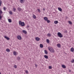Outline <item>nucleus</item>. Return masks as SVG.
<instances>
[{"mask_svg": "<svg viewBox=\"0 0 74 74\" xmlns=\"http://www.w3.org/2000/svg\"><path fill=\"white\" fill-rule=\"evenodd\" d=\"M3 10H4V11H5V10H6V9L5 8V7H3Z\"/></svg>", "mask_w": 74, "mask_h": 74, "instance_id": "obj_36", "label": "nucleus"}, {"mask_svg": "<svg viewBox=\"0 0 74 74\" xmlns=\"http://www.w3.org/2000/svg\"><path fill=\"white\" fill-rule=\"evenodd\" d=\"M71 70H69V72H70H70H71Z\"/></svg>", "mask_w": 74, "mask_h": 74, "instance_id": "obj_39", "label": "nucleus"}, {"mask_svg": "<svg viewBox=\"0 0 74 74\" xmlns=\"http://www.w3.org/2000/svg\"><path fill=\"white\" fill-rule=\"evenodd\" d=\"M37 10H38V12H39V13H40V12H41V11H40V9H37Z\"/></svg>", "mask_w": 74, "mask_h": 74, "instance_id": "obj_27", "label": "nucleus"}, {"mask_svg": "<svg viewBox=\"0 0 74 74\" xmlns=\"http://www.w3.org/2000/svg\"><path fill=\"white\" fill-rule=\"evenodd\" d=\"M17 59L18 60H21V58H20L19 57H17Z\"/></svg>", "mask_w": 74, "mask_h": 74, "instance_id": "obj_24", "label": "nucleus"}, {"mask_svg": "<svg viewBox=\"0 0 74 74\" xmlns=\"http://www.w3.org/2000/svg\"><path fill=\"white\" fill-rule=\"evenodd\" d=\"M25 0H20V1L21 3H23V1H25Z\"/></svg>", "mask_w": 74, "mask_h": 74, "instance_id": "obj_8", "label": "nucleus"}, {"mask_svg": "<svg viewBox=\"0 0 74 74\" xmlns=\"http://www.w3.org/2000/svg\"><path fill=\"white\" fill-rule=\"evenodd\" d=\"M40 48H43V45L42 44H40Z\"/></svg>", "mask_w": 74, "mask_h": 74, "instance_id": "obj_21", "label": "nucleus"}, {"mask_svg": "<svg viewBox=\"0 0 74 74\" xmlns=\"http://www.w3.org/2000/svg\"><path fill=\"white\" fill-rule=\"evenodd\" d=\"M46 41L47 43H49V40L48 39H47L46 40Z\"/></svg>", "mask_w": 74, "mask_h": 74, "instance_id": "obj_23", "label": "nucleus"}, {"mask_svg": "<svg viewBox=\"0 0 74 74\" xmlns=\"http://www.w3.org/2000/svg\"><path fill=\"white\" fill-rule=\"evenodd\" d=\"M2 14H3V12L1 10H0V19H1L2 18V16L1 15Z\"/></svg>", "mask_w": 74, "mask_h": 74, "instance_id": "obj_4", "label": "nucleus"}, {"mask_svg": "<svg viewBox=\"0 0 74 74\" xmlns=\"http://www.w3.org/2000/svg\"><path fill=\"white\" fill-rule=\"evenodd\" d=\"M0 74H1V72H0Z\"/></svg>", "mask_w": 74, "mask_h": 74, "instance_id": "obj_44", "label": "nucleus"}, {"mask_svg": "<svg viewBox=\"0 0 74 74\" xmlns=\"http://www.w3.org/2000/svg\"><path fill=\"white\" fill-rule=\"evenodd\" d=\"M18 11L19 12V11H21L22 10V9H21V8L19 7H18Z\"/></svg>", "mask_w": 74, "mask_h": 74, "instance_id": "obj_11", "label": "nucleus"}, {"mask_svg": "<svg viewBox=\"0 0 74 74\" xmlns=\"http://www.w3.org/2000/svg\"><path fill=\"white\" fill-rule=\"evenodd\" d=\"M23 32L24 33H25V34H27V32H26V31L25 30H23Z\"/></svg>", "mask_w": 74, "mask_h": 74, "instance_id": "obj_17", "label": "nucleus"}, {"mask_svg": "<svg viewBox=\"0 0 74 74\" xmlns=\"http://www.w3.org/2000/svg\"><path fill=\"white\" fill-rule=\"evenodd\" d=\"M14 67L15 69H16V68H17V66H16V65H15L14 66Z\"/></svg>", "mask_w": 74, "mask_h": 74, "instance_id": "obj_26", "label": "nucleus"}, {"mask_svg": "<svg viewBox=\"0 0 74 74\" xmlns=\"http://www.w3.org/2000/svg\"><path fill=\"white\" fill-rule=\"evenodd\" d=\"M1 2H2V1H1V0H0V3H1Z\"/></svg>", "mask_w": 74, "mask_h": 74, "instance_id": "obj_40", "label": "nucleus"}, {"mask_svg": "<svg viewBox=\"0 0 74 74\" xmlns=\"http://www.w3.org/2000/svg\"><path fill=\"white\" fill-rule=\"evenodd\" d=\"M44 19L45 21H47V20H48V18L46 17H45L44 18Z\"/></svg>", "mask_w": 74, "mask_h": 74, "instance_id": "obj_10", "label": "nucleus"}, {"mask_svg": "<svg viewBox=\"0 0 74 74\" xmlns=\"http://www.w3.org/2000/svg\"><path fill=\"white\" fill-rule=\"evenodd\" d=\"M17 38L18 40H21L22 39V37L19 35L17 36Z\"/></svg>", "mask_w": 74, "mask_h": 74, "instance_id": "obj_5", "label": "nucleus"}, {"mask_svg": "<svg viewBox=\"0 0 74 74\" xmlns=\"http://www.w3.org/2000/svg\"><path fill=\"white\" fill-rule=\"evenodd\" d=\"M58 23V21H54V23H55V24H57Z\"/></svg>", "mask_w": 74, "mask_h": 74, "instance_id": "obj_20", "label": "nucleus"}, {"mask_svg": "<svg viewBox=\"0 0 74 74\" xmlns=\"http://www.w3.org/2000/svg\"><path fill=\"white\" fill-rule=\"evenodd\" d=\"M57 47H58L59 48H60V47H61L60 45L59 44H57Z\"/></svg>", "mask_w": 74, "mask_h": 74, "instance_id": "obj_19", "label": "nucleus"}, {"mask_svg": "<svg viewBox=\"0 0 74 74\" xmlns=\"http://www.w3.org/2000/svg\"><path fill=\"white\" fill-rule=\"evenodd\" d=\"M58 10H59V11H62V8H58Z\"/></svg>", "mask_w": 74, "mask_h": 74, "instance_id": "obj_14", "label": "nucleus"}, {"mask_svg": "<svg viewBox=\"0 0 74 74\" xmlns=\"http://www.w3.org/2000/svg\"><path fill=\"white\" fill-rule=\"evenodd\" d=\"M27 27L28 28V27H29V25H27Z\"/></svg>", "mask_w": 74, "mask_h": 74, "instance_id": "obj_41", "label": "nucleus"}, {"mask_svg": "<svg viewBox=\"0 0 74 74\" xmlns=\"http://www.w3.org/2000/svg\"><path fill=\"white\" fill-rule=\"evenodd\" d=\"M45 54H48V52L46 50H45Z\"/></svg>", "mask_w": 74, "mask_h": 74, "instance_id": "obj_22", "label": "nucleus"}, {"mask_svg": "<svg viewBox=\"0 0 74 74\" xmlns=\"http://www.w3.org/2000/svg\"><path fill=\"white\" fill-rule=\"evenodd\" d=\"M58 36L59 37H60V38H62V37H63V35H62V34H61V33L60 32H58Z\"/></svg>", "mask_w": 74, "mask_h": 74, "instance_id": "obj_3", "label": "nucleus"}, {"mask_svg": "<svg viewBox=\"0 0 74 74\" xmlns=\"http://www.w3.org/2000/svg\"><path fill=\"white\" fill-rule=\"evenodd\" d=\"M71 52H74V49L73 47H72L71 49Z\"/></svg>", "mask_w": 74, "mask_h": 74, "instance_id": "obj_9", "label": "nucleus"}, {"mask_svg": "<svg viewBox=\"0 0 74 74\" xmlns=\"http://www.w3.org/2000/svg\"><path fill=\"white\" fill-rule=\"evenodd\" d=\"M13 10L14 12H15V11H16V9L15 8H13Z\"/></svg>", "mask_w": 74, "mask_h": 74, "instance_id": "obj_30", "label": "nucleus"}, {"mask_svg": "<svg viewBox=\"0 0 74 74\" xmlns=\"http://www.w3.org/2000/svg\"><path fill=\"white\" fill-rule=\"evenodd\" d=\"M13 54L14 55H16V51H14Z\"/></svg>", "mask_w": 74, "mask_h": 74, "instance_id": "obj_25", "label": "nucleus"}, {"mask_svg": "<svg viewBox=\"0 0 74 74\" xmlns=\"http://www.w3.org/2000/svg\"><path fill=\"white\" fill-rule=\"evenodd\" d=\"M47 36H49V37L51 36V34H47Z\"/></svg>", "mask_w": 74, "mask_h": 74, "instance_id": "obj_34", "label": "nucleus"}, {"mask_svg": "<svg viewBox=\"0 0 74 74\" xmlns=\"http://www.w3.org/2000/svg\"><path fill=\"white\" fill-rule=\"evenodd\" d=\"M62 67L63 68V69H66V66L64 65H62Z\"/></svg>", "mask_w": 74, "mask_h": 74, "instance_id": "obj_12", "label": "nucleus"}, {"mask_svg": "<svg viewBox=\"0 0 74 74\" xmlns=\"http://www.w3.org/2000/svg\"><path fill=\"white\" fill-rule=\"evenodd\" d=\"M68 22L69 24H71H71H72V22H71L70 21H69Z\"/></svg>", "mask_w": 74, "mask_h": 74, "instance_id": "obj_29", "label": "nucleus"}, {"mask_svg": "<svg viewBox=\"0 0 74 74\" xmlns=\"http://www.w3.org/2000/svg\"><path fill=\"white\" fill-rule=\"evenodd\" d=\"M25 72L26 74H28L29 73V72L27 71H25Z\"/></svg>", "mask_w": 74, "mask_h": 74, "instance_id": "obj_32", "label": "nucleus"}, {"mask_svg": "<svg viewBox=\"0 0 74 74\" xmlns=\"http://www.w3.org/2000/svg\"><path fill=\"white\" fill-rule=\"evenodd\" d=\"M46 21H47V23H50V21L49 20H47Z\"/></svg>", "mask_w": 74, "mask_h": 74, "instance_id": "obj_31", "label": "nucleus"}, {"mask_svg": "<svg viewBox=\"0 0 74 74\" xmlns=\"http://www.w3.org/2000/svg\"><path fill=\"white\" fill-rule=\"evenodd\" d=\"M48 49L50 51V52H52V53H54L55 52V50H54V49L53 48H49V47H48Z\"/></svg>", "mask_w": 74, "mask_h": 74, "instance_id": "obj_2", "label": "nucleus"}, {"mask_svg": "<svg viewBox=\"0 0 74 74\" xmlns=\"http://www.w3.org/2000/svg\"><path fill=\"white\" fill-rule=\"evenodd\" d=\"M4 37L5 38H6V40H10V38L7 37L6 36H4Z\"/></svg>", "mask_w": 74, "mask_h": 74, "instance_id": "obj_6", "label": "nucleus"}, {"mask_svg": "<svg viewBox=\"0 0 74 74\" xmlns=\"http://www.w3.org/2000/svg\"><path fill=\"white\" fill-rule=\"evenodd\" d=\"M40 38L38 37H37L35 39L36 40V41H40Z\"/></svg>", "mask_w": 74, "mask_h": 74, "instance_id": "obj_7", "label": "nucleus"}, {"mask_svg": "<svg viewBox=\"0 0 74 74\" xmlns=\"http://www.w3.org/2000/svg\"><path fill=\"white\" fill-rule=\"evenodd\" d=\"M71 62H72V63H74V59L72 60Z\"/></svg>", "mask_w": 74, "mask_h": 74, "instance_id": "obj_35", "label": "nucleus"}, {"mask_svg": "<svg viewBox=\"0 0 74 74\" xmlns=\"http://www.w3.org/2000/svg\"><path fill=\"white\" fill-rule=\"evenodd\" d=\"M49 69H52V66H49Z\"/></svg>", "mask_w": 74, "mask_h": 74, "instance_id": "obj_33", "label": "nucleus"}, {"mask_svg": "<svg viewBox=\"0 0 74 74\" xmlns=\"http://www.w3.org/2000/svg\"><path fill=\"white\" fill-rule=\"evenodd\" d=\"M19 25H21V26L23 27V26H25V23L24 22H22L21 21H19Z\"/></svg>", "mask_w": 74, "mask_h": 74, "instance_id": "obj_1", "label": "nucleus"}, {"mask_svg": "<svg viewBox=\"0 0 74 74\" xmlns=\"http://www.w3.org/2000/svg\"><path fill=\"white\" fill-rule=\"evenodd\" d=\"M9 13H10V15H12V14H13L12 13V12L11 11H10L9 12Z\"/></svg>", "mask_w": 74, "mask_h": 74, "instance_id": "obj_28", "label": "nucleus"}, {"mask_svg": "<svg viewBox=\"0 0 74 74\" xmlns=\"http://www.w3.org/2000/svg\"><path fill=\"white\" fill-rule=\"evenodd\" d=\"M35 66L36 67H37V65L36 64H35Z\"/></svg>", "mask_w": 74, "mask_h": 74, "instance_id": "obj_38", "label": "nucleus"}, {"mask_svg": "<svg viewBox=\"0 0 74 74\" xmlns=\"http://www.w3.org/2000/svg\"><path fill=\"white\" fill-rule=\"evenodd\" d=\"M8 21L9 23H11V22H12V20H11V19H8Z\"/></svg>", "mask_w": 74, "mask_h": 74, "instance_id": "obj_13", "label": "nucleus"}, {"mask_svg": "<svg viewBox=\"0 0 74 74\" xmlns=\"http://www.w3.org/2000/svg\"><path fill=\"white\" fill-rule=\"evenodd\" d=\"M1 5V3H0V6Z\"/></svg>", "mask_w": 74, "mask_h": 74, "instance_id": "obj_43", "label": "nucleus"}, {"mask_svg": "<svg viewBox=\"0 0 74 74\" xmlns=\"http://www.w3.org/2000/svg\"><path fill=\"white\" fill-rule=\"evenodd\" d=\"M33 18L34 19H36V16L34 14H33Z\"/></svg>", "mask_w": 74, "mask_h": 74, "instance_id": "obj_18", "label": "nucleus"}, {"mask_svg": "<svg viewBox=\"0 0 74 74\" xmlns=\"http://www.w3.org/2000/svg\"><path fill=\"white\" fill-rule=\"evenodd\" d=\"M6 51H7L8 52H10V50L9 49H6Z\"/></svg>", "mask_w": 74, "mask_h": 74, "instance_id": "obj_16", "label": "nucleus"}, {"mask_svg": "<svg viewBox=\"0 0 74 74\" xmlns=\"http://www.w3.org/2000/svg\"><path fill=\"white\" fill-rule=\"evenodd\" d=\"M43 10L44 11H45V8H44L43 9Z\"/></svg>", "mask_w": 74, "mask_h": 74, "instance_id": "obj_42", "label": "nucleus"}, {"mask_svg": "<svg viewBox=\"0 0 74 74\" xmlns=\"http://www.w3.org/2000/svg\"><path fill=\"white\" fill-rule=\"evenodd\" d=\"M64 33H67V30H66L65 31H64Z\"/></svg>", "mask_w": 74, "mask_h": 74, "instance_id": "obj_37", "label": "nucleus"}, {"mask_svg": "<svg viewBox=\"0 0 74 74\" xmlns=\"http://www.w3.org/2000/svg\"><path fill=\"white\" fill-rule=\"evenodd\" d=\"M44 57L45 58V59H48V56L47 55H45L44 56Z\"/></svg>", "mask_w": 74, "mask_h": 74, "instance_id": "obj_15", "label": "nucleus"}]
</instances>
